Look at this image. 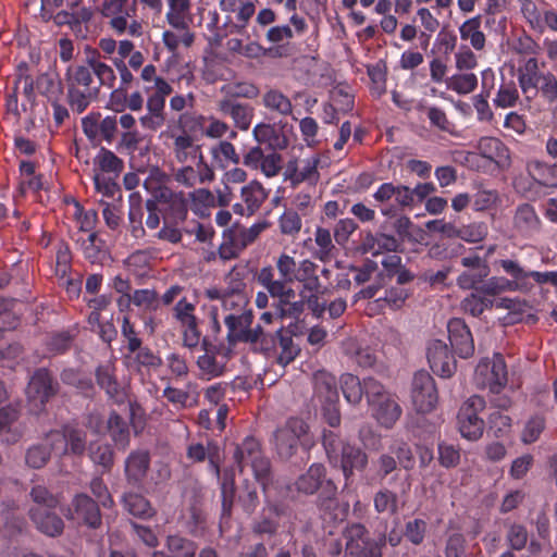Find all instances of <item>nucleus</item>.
<instances>
[{
  "label": "nucleus",
  "instance_id": "cd10ccee",
  "mask_svg": "<svg viewBox=\"0 0 557 557\" xmlns=\"http://www.w3.org/2000/svg\"><path fill=\"white\" fill-rule=\"evenodd\" d=\"M315 384L319 391L324 387L327 393L329 404L323 407V418L325 422L331 428L339 426L341 412L337 406L338 394L335 377L326 373H320L315 376Z\"/></svg>",
  "mask_w": 557,
  "mask_h": 557
},
{
  "label": "nucleus",
  "instance_id": "4be33fe9",
  "mask_svg": "<svg viewBox=\"0 0 557 557\" xmlns=\"http://www.w3.org/2000/svg\"><path fill=\"white\" fill-rule=\"evenodd\" d=\"M426 357L432 371L441 377H450L455 373L456 360L443 341H432Z\"/></svg>",
  "mask_w": 557,
  "mask_h": 557
},
{
  "label": "nucleus",
  "instance_id": "e433bc0d",
  "mask_svg": "<svg viewBox=\"0 0 557 557\" xmlns=\"http://www.w3.org/2000/svg\"><path fill=\"white\" fill-rule=\"evenodd\" d=\"M165 20L176 30H187L193 22L190 0H166Z\"/></svg>",
  "mask_w": 557,
  "mask_h": 557
},
{
  "label": "nucleus",
  "instance_id": "338daca9",
  "mask_svg": "<svg viewBox=\"0 0 557 557\" xmlns=\"http://www.w3.org/2000/svg\"><path fill=\"white\" fill-rule=\"evenodd\" d=\"M74 334L70 331H57L51 333L46 341V349L53 356L63 355L73 345Z\"/></svg>",
  "mask_w": 557,
  "mask_h": 557
},
{
  "label": "nucleus",
  "instance_id": "5701e85b",
  "mask_svg": "<svg viewBox=\"0 0 557 557\" xmlns=\"http://www.w3.org/2000/svg\"><path fill=\"white\" fill-rule=\"evenodd\" d=\"M336 496V484L332 480H327L323 484V491L320 492L317 500L321 518L325 521H342L346 516L348 505L342 508Z\"/></svg>",
  "mask_w": 557,
  "mask_h": 557
},
{
  "label": "nucleus",
  "instance_id": "a19ab883",
  "mask_svg": "<svg viewBox=\"0 0 557 557\" xmlns=\"http://www.w3.org/2000/svg\"><path fill=\"white\" fill-rule=\"evenodd\" d=\"M325 473L326 470L322 463H312L308 471L297 479V491L308 495L314 494L318 490L323 491V484L327 481Z\"/></svg>",
  "mask_w": 557,
  "mask_h": 557
},
{
  "label": "nucleus",
  "instance_id": "dca6fc26",
  "mask_svg": "<svg viewBox=\"0 0 557 557\" xmlns=\"http://www.w3.org/2000/svg\"><path fill=\"white\" fill-rule=\"evenodd\" d=\"M63 513L66 519L91 529L101 525L102 519L98 503L84 493L75 495Z\"/></svg>",
  "mask_w": 557,
  "mask_h": 557
},
{
  "label": "nucleus",
  "instance_id": "4c0bfd02",
  "mask_svg": "<svg viewBox=\"0 0 557 557\" xmlns=\"http://www.w3.org/2000/svg\"><path fill=\"white\" fill-rule=\"evenodd\" d=\"M201 348L205 354L197 359V366L202 376L207 380L218 377L224 373L225 362L219 361L214 355L216 346L211 344L207 337L202 338Z\"/></svg>",
  "mask_w": 557,
  "mask_h": 557
},
{
  "label": "nucleus",
  "instance_id": "0e129e2a",
  "mask_svg": "<svg viewBox=\"0 0 557 557\" xmlns=\"http://www.w3.org/2000/svg\"><path fill=\"white\" fill-rule=\"evenodd\" d=\"M52 454L51 446L45 437L42 443L35 444L27 449L25 461L33 469H41L47 465Z\"/></svg>",
  "mask_w": 557,
  "mask_h": 557
},
{
  "label": "nucleus",
  "instance_id": "f3484780",
  "mask_svg": "<svg viewBox=\"0 0 557 557\" xmlns=\"http://www.w3.org/2000/svg\"><path fill=\"white\" fill-rule=\"evenodd\" d=\"M285 515L282 504L270 499V490L264 494V507L251 523V532L259 537L274 536L280 530V519Z\"/></svg>",
  "mask_w": 557,
  "mask_h": 557
},
{
  "label": "nucleus",
  "instance_id": "6e6552de",
  "mask_svg": "<svg viewBox=\"0 0 557 557\" xmlns=\"http://www.w3.org/2000/svg\"><path fill=\"white\" fill-rule=\"evenodd\" d=\"M308 424L299 418H289L284 425L273 433L274 449L282 460L292 459L302 448L308 451Z\"/></svg>",
  "mask_w": 557,
  "mask_h": 557
},
{
  "label": "nucleus",
  "instance_id": "58836bf2",
  "mask_svg": "<svg viewBox=\"0 0 557 557\" xmlns=\"http://www.w3.org/2000/svg\"><path fill=\"white\" fill-rule=\"evenodd\" d=\"M36 90L45 97L48 102L61 100L64 92L63 83L58 72L48 71L36 77Z\"/></svg>",
  "mask_w": 557,
  "mask_h": 557
},
{
  "label": "nucleus",
  "instance_id": "5fc2aeb1",
  "mask_svg": "<svg viewBox=\"0 0 557 557\" xmlns=\"http://www.w3.org/2000/svg\"><path fill=\"white\" fill-rule=\"evenodd\" d=\"M520 102V95L515 81L502 79L496 97L493 103L496 108H513Z\"/></svg>",
  "mask_w": 557,
  "mask_h": 557
},
{
  "label": "nucleus",
  "instance_id": "de8ad7c7",
  "mask_svg": "<svg viewBox=\"0 0 557 557\" xmlns=\"http://www.w3.org/2000/svg\"><path fill=\"white\" fill-rule=\"evenodd\" d=\"M344 354L358 367L368 369L376 366V355L370 347H361L356 341L344 343Z\"/></svg>",
  "mask_w": 557,
  "mask_h": 557
},
{
  "label": "nucleus",
  "instance_id": "4468645a",
  "mask_svg": "<svg viewBox=\"0 0 557 557\" xmlns=\"http://www.w3.org/2000/svg\"><path fill=\"white\" fill-rule=\"evenodd\" d=\"M485 408V400L482 396L472 395L460 407L457 420L458 429L462 437L469 441H478L484 431V421L479 417Z\"/></svg>",
  "mask_w": 557,
  "mask_h": 557
},
{
  "label": "nucleus",
  "instance_id": "7c9ffc66",
  "mask_svg": "<svg viewBox=\"0 0 557 557\" xmlns=\"http://www.w3.org/2000/svg\"><path fill=\"white\" fill-rule=\"evenodd\" d=\"M186 456L193 462H202L208 459V468L215 478H220L221 449L220 446L209 441L207 446L201 443H191L187 446Z\"/></svg>",
  "mask_w": 557,
  "mask_h": 557
},
{
  "label": "nucleus",
  "instance_id": "b1692460",
  "mask_svg": "<svg viewBox=\"0 0 557 557\" xmlns=\"http://www.w3.org/2000/svg\"><path fill=\"white\" fill-rule=\"evenodd\" d=\"M115 366L111 362L100 364L95 370V377L98 386L104 391L108 399L120 405L126 399V393L116 377Z\"/></svg>",
  "mask_w": 557,
  "mask_h": 557
},
{
  "label": "nucleus",
  "instance_id": "0eeeda50",
  "mask_svg": "<svg viewBox=\"0 0 557 557\" xmlns=\"http://www.w3.org/2000/svg\"><path fill=\"white\" fill-rule=\"evenodd\" d=\"M367 401L371 416L386 430L393 429L403 414L397 396L379 381L367 383Z\"/></svg>",
  "mask_w": 557,
  "mask_h": 557
},
{
  "label": "nucleus",
  "instance_id": "473e14b6",
  "mask_svg": "<svg viewBox=\"0 0 557 557\" xmlns=\"http://www.w3.org/2000/svg\"><path fill=\"white\" fill-rule=\"evenodd\" d=\"M98 87H87L76 85L75 82L67 79L66 100L73 112L81 114L98 99Z\"/></svg>",
  "mask_w": 557,
  "mask_h": 557
},
{
  "label": "nucleus",
  "instance_id": "f8f14e48",
  "mask_svg": "<svg viewBox=\"0 0 557 557\" xmlns=\"http://www.w3.org/2000/svg\"><path fill=\"white\" fill-rule=\"evenodd\" d=\"M473 380L479 388L499 394L507 384V367L502 355H495L492 360H481L475 367Z\"/></svg>",
  "mask_w": 557,
  "mask_h": 557
},
{
  "label": "nucleus",
  "instance_id": "a878e982",
  "mask_svg": "<svg viewBox=\"0 0 557 557\" xmlns=\"http://www.w3.org/2000/svg\"><path fill=\"white\" fill-rule=\"evenodd\" d=\"M123 363L133 372L144 373L159 369L163 361L150 347L140 345L138 350L122 352Z\"/></svg>",
  "mask_w": 557,
  "mask_h": 557
},
{
  "label": "nucleus",
  "instance_id": "4d7b16f0",
  "mask_svg": "<svg viewBox=\"0 0 557 557\" xmlns=\"http://www.w3.org/2000/svg\"><path fill=\"white\" fill-rule=\"evenodd\" d=\"M60 379L65 385L74 386L85 396H92L95 393L92 380L73 368L64 369Z\"/></svg>",
  "mask_w": 557,
  "mask_h": 557
},
{
  "label": "nucleus",
  "instance_id": "f03ea898",
  "mask_svg": "<svg viewBox=\"0 0 557 557\" xmlns=\"http://www.w3.org/2000/svg\"><path fill=\"white\" fill-rule=\"evenodd\" d=\"M140 79L145 83H153V86L145 87V91L148 94L147 112L139 117V123L144 129L156 132L165 123V100L172 94L173 88L169 82L157 74V67L151 63L145 65L140 71Z\"/></svg>",
  "mask_w": 557,
  "mask_h": 557
},
{
  "label": "nucleus",
  "instance_id": "774afa93",
  "mask_svg": "<svg viewBox=\"0 0 557 557\" xmlns=\"http://www.w3.org/2000/svg\"><path fill=\"white\" fill-rule=\"evenodd\" d=\"M389 451L395 455V459L406 471L414 468L416 459L410 445L403 438H396L389 445Z\"/></svg>",
  "mask_w": 557,
  "mask_h": 557
},
{
  "label": "nucleus",
  "instance_id": "603ef678",
  "mask_svg": "<svg viewBox=\"0 0 557 557\" xmlns=\"http://www.w3.org/2000/svg\"><path fill=\"white\" fill-rule=\"evenodd\" d=\"M399 246L400 243L395 236L384 233L376 235L368 234L363 242L364 251H371L373 255L383 251L395 252Z\"/></svg>",
  "mask_w": 557,
  "mask_h": 557
},
{
  "label": "nucleus",
  "instance_id": "f704fd0d",
  "mask_svg": "<svg viewBox=\"0 0 557 557\" xmlns=\"http://www.w3.org/2000/svg\"><path fill=\"white\" fill-rule=\"evenodd\" d=\"M481 157L505 169L510 165V152L508 147L496 137H482L478 143Z\"/></svg>",
  "mask_w": 557,
  "mask_h": 557
},
{
  "label": "nucleus",
  "instance_id": "49530a36",
  "mask_svg": "<svg viewBox=\"0 0 557 557\" xmlns=\"http://www.w3.org/2000/svg\"><path fill=\"white\" fill-rule=\"evenodd\" d=\"M220 490L222 499V519L230 518L235 499V473L233 469L220 471Z\"/></svg>",
  "mask_w": 557,
  "mask_h": 557
},
{
  "label": "nucleus",
  "instance_id": "e2e57ef3",
  "mask_svg": "<svg viewBox=\"0 0 557 557\" xmlns=\"http://www.w3.org/2000/svg\"><path fill=\"white\" fill-rule=\"evenodd\" d=\"M493 306L494 300L485 297L479 290L471 293L461 301V309L472 317L481 315L486 309L493 308Z\"/></svg>",
  "mask_w": 557,
  "mask_h": 557
},
{
  "label": "nucleus",
  "instance_id": "c9c22d12",
  "mask_svg": "<svg viewBox=\"0 0 557 557\" xmlns=\"http://www.w3.org/2000/svg\"><path fill=\"white\" fill-rule=\"evenodd\" d=\"M29 517L36 528L48 536H59L64 530L63 520L53 509L44 510L40 507H32L29 509Z\"/></svg>",
  "mask_w": 557,
  "mask_h": 557
},
{
  "label": "nucleus",
  "instance_id": "393cba45",
  "mask_svg": "<svg viewBox=\"0 0 557 557\" xmlns=\"http://www.w3.org/2000/svg\"><path fill=\"white\" fill-rule=\"evenodd\" d=\"M151 456L147 449H135L124 462V473L128 484L141 486L150 469Z\"/></svg>",
  "mask_w": 557,
  "mask_h": 557
},
{
  "label": "nucleus",
  "instance_id": "8fccbe9b",
  "mask_svg": "<svg viewBox=\"0 0 557 557\" xmlns=\"http://www.w3.org/2000/svg\"><path fill=\"white\" fill-rule=\"evenodd\" d=\"M317 271L318 265L313 261L304 259L298 263L295 281L301 283L305 290H308L309 293H318L321 287V283Z\"/></svg>",
  "mask_w": 557,
  "mask_h": 557
},
{
  "label": "nucleus",
  "instance_id": "a18cd8bd",
  "mask_svg": "<svg viewBox=\"0 0 557 557\" xmlns=\"http://www.w3.org/2000/svg\"><path fill=\"white\" fill-rule=\"evenodd\" d=\"M81 242V250L86 260L92 264H101L108 255L106 243L102 240L97 232H91L85 239H77Z\"/></svg>",
  "mask_w": 557,
  "mask_h": 557
},
{
  "label": "nucleus",
  "instance_id": "7ed1b4c3",
  "mask_svg": "<svg viewBox=\"0 0 557 557\" xmlns=\"http://www.w3.org/2000/svg\"><path fill=\"white\" fill-rule=\"evenodd\" d=\"M219 5L221 11L226 13L225 23L219 26V14L214 12L208 28L216 29L215 37L219 40L232 34L244 35L256 12L253 2L250 0H220Z\"/></svg>",
  "mask_w": 557,
  "mask_h": 557
},
{
  "label": "nucleus",
  "instance_id": "ea45409f",
  "mask_svg": "<svg viewBox=\"0 0 557 557\" xmlns=\"http://www.w3.org/2000/svg\"><path fill=\"white\" fill-rule=\"evenodd\" d=\"M541 72L536 58H530L522 69H519L518 81L522 94L530 100L537 96V85Z\"/></svg>",
  "mask_w": 557,
  "mask_h": 557
},
{
  "label": "nucleus",
  "instance_id": "37998d69",
  "mask_svg": "<svg viewBox=\"0 0 557 557\" xmlns=\"http://www.w3.org/2000/svg\"><path fill=\"white\" fill-rule=\"evenodd\" d=\"M369 381H376L372 376L364 377L361 382L360 379L351 373H344L341 376V388L347 403L358 405L362 396L367 397V383Z\"/></svg>",
  "mask_w": 557,
  "mask_h": 557
},
{
  "label": "nucleus",
  "instance_id": "2f4dec72",
  "mask_svg": "<svg viewBox=\"0 0 557 557\" xmlns=\"http://www.w3.org/2000/svg\"><path fill=\"white\" fill-rule=\"evenodd\" d=\"M496 264H498L499 268H502V270L511 277L509 283L517 292L528 294L533 289L534 271L524 270L517 260L512 259H500L496 261Z\"/></svg>",
  "mask_w": 557,
  "mask_h": 557
},
{
  "label": "nucleus",
  "instance_id": "6ab92c4d",
  "mask_svg": "<svg viewBox=\"0 0 557 557\" xmlns=\"http://www.w3.org/2000/svg\"><path fill=\"white\" fill-rule=\"evenodd\" d=\"M542 230V221L530 203L517 206L512 216L511 232L512 236L521 239H533Z\"/></svg>",
  "mask_w": 557,
  "mask_h": 557
},
{
  "label": "nucleus",
  "instance_id": "9d476101",
  "mask_svg": "<svg viewBox=\"0 0 557 557\" xmlns=\"http://www.w3.org/2000/svg\"><path fill=\"white\" fill-rule=\"evenodd\" d=\"M260 352L277 364L286 367L300 354V347L295 343L293 333L285 327H281L272 335H267L263 338Z\"/></svg>",
  "mask_w": 557,
  "mask_h": 557
},
{
  "label": "nucleus",
  "instance_id": "09e8293b",
  "mask_svg": "<svg viewBox=\"0 0 557 557\" xmlns=\"http://www.w3.org/2000/svg\"><path fill=\"white\" fill-rule=\"evenodd\" d=\"M528 172L542 186H557V164L534 160L528 163Z\"/></svg>",
  "mask_w": 557,
  "mask_h": 557
},
{
  "label": "nucleus",
  "instance_id": "9b49d317",
  "mask_svg": "<svg viewBox=\"0 0 557 557\" xmlns=\"http://www.w3.org/2000/svg\"><path fill=\"white\" fill-rule=\"evenodd\" d=\"M46 442L51 446L55 456H81L86 450L87 433L77 426L66 424L60 430H52L46 434Z\"/></svg>",
  "mask_w": 557,
  "mask_h": 557
},
{
  "label": "nucleus",
  "instance_id": "864d4df0",
  "mask_svg": "<svg viewBox=\"0 0 557 557\" xmlns=\"http://www.w3.org/2000/svg\"><path fill=\"white\" fill-rule=\"evenodd\" d=\"M128 13L125 11L122 14L113 16L109 21V25L113 33L117 36L128 35L131 37H140L144 34V27L141 22L136 18L128 21Z\"/></svg>",
  "mask_w": 557,
  "mask_h": 557
},
{
  "label": "nucleus",
  "instance_id": "69168bd1",
  "mask_svg": "<svg viewBox=\"0 0 557 557\" xmlns=\"http://www.w3.org/2000/svg\"><path fill=\"white\" fill-rule=\"evenodd\" d=\"M95 164L104 173H113L119 176L124 170V162L114 152L101 148L94 160Z\"/></svg>",
  "mask_w": 557,
  "mask_h": 557
},
{
  "label": "nucleus",
  "instance_id": "20e7f679",
  "mask_svg": "<svg viewBox=\"0 0 557 557\" xmlns=\"http://www.w3.org/2000/svg\"><path fill=\"white\" fill-rule=\"evenodd\" d=\"M67 75V79L75 82L76 85L98 87L99 90L101 87L113 88L116 81L113 67L107 64L96 49L86 52L85 65L76 66Z\"/></svg>",
  "mask_w": 557,
  "mask_h": 557
},
{
  "label": "nucleus",
  "instance_id": "39448f33",
  "mask_svg": "<svg viewBox=\"0 0 557 557\" xmlns=\"http://www.w3.org/2000/svg\"><path fill=\"white\" fill-rule=\"evenodd\" d=\"M225 286H210L203 290V296L208 300H218L226 315H236L252 310L248 308L249 299L246 294V283L238 273L231 271L225 276Z\"/></svg>",
  "mask_w": 557,
  "mask_h": 557
},
{
  "label": "nucleus",
  "instance_id": "2eb2a0df",
  "mask_svg": "<svg viewBox=\"0 0 557 557\" xmlns=\"http://www.w3.org/2000/svg\"><path fill=\"white\" fill-rule=\"evenodd\" d=\"M411 400L414 409L420 413H429L435 409L438 392L429 372L421 370L414 373L411 383Z\"/></svg>",
  "mask_w": 557,
  "mask_h": 557
},
{
  "label": "nucleus",
  "instance_id": "bf43d9fd",
  "mask_svg": "<svg viewBox=\"0 0 557 557\" xmlns=\"http://www.w3.org/2000/svg\"><path fill=\"white\" fill-rule=\"evenodd\" d=\"M165 546L172 557H195L198 549L194 541L178 534L168 535Z\"/></svg>",
  "mask_w": 557,
  "mask_h": 557
},
{
  "label": "nucleus",
  "instance_id": "ddd939ff",
  "mask_svg": "<svg viewBox=\"0 0 557 557\" xmlns=\"http://www.w3.org/2000/svg\"><path fill=\"white\" fill-rule=\"evenodd\" d=\"M185 191H175L166 186L157 189V199L162 207L163 221L166 223L186 225L188 220L190 202Z\"/></svg>",
  "mask_w": 557,
  "mask_h": 557
},
{
  "label": "nucleus",
  "instance_id": "c03bdc74",
  "mask_svg": "<svg viewBox=\"0 0 557 557\" xmlns=\"http://www.w3.org/2000/svg\"><path fill=\"white\" fill-rule=\"evenodd\" d=\"M482 17L481 15L468 18L459 26V34L461 40L469 41L471 47L476 51H482L485 48L486 38L481 30Z\"/></svg>",
  "mask_w": 557,
  "mask_h": 557
},
{
  "label": "nucleus",
  "instance_id": "c756f323",
  "mask_svg": "<svg viewBox=\"0 0 557 557\" xmlns=\"http://www.w3.org/2000/svg\"><path fill=\"white\" fill-rule=\"evenodd\" d=\"M252 135L259 145H267L273 151H282L289 146L284 127L275 124L258 123L252 129Z\"/></svg>",
  "mask_w": 557,
  "mask_h": 557
},
{
  "label": "nucleus",
  "instance_id": "423d86ee",
  "mask_svg": "<svg viewBox=\"0 0 557 557\" xmlns=\"http://www.w3.org/2000/svg\"><path fill=\"white\" fill-rule=\"evenodd\" d=\"M234 460L240 472L251 468L263 494H267L271 483V463L264 456L260 442L253 436L245 437L235 448Z\"/></svg>",
  "mask_w": 557,
  "mask_h": 557
},
{
  "label": "nucleus",
  "instance_id": "6e6d98bb",
  "mask_svg": "<svg viewBox=\"0 0 557 557\" xmlns=\"http://www.w3.org/2000/svg\"><path fill=\"white\" fill-rule=\"evenodd\" d=\"M242 199L248 207L249 213H256L268 198V193L261 183L253 181L242 188Z\"/></svg>",
  "mask_w": 557,
  "mask_h": 557
},
{
  "label": "nucleus",
  "instance_id": "aec40b11",
  "mask_svg": "<svg viewBox=\"0 0 557 557\" xmlns=\"http://www.w3.org/2000/svg\"><path fill=\"white\" fill-rule=\"evenodd\" d=\"M447 332L451 349L457 356L467 359L474 354L472 333L462 319H450L447 323Z\"/></svg>",
  "mask_w": 557,
  "mask_h": 557
},
{
  "label": "nucleus",
  "instance_id": "c85d7f7f",
  "mask_svg": "<svg viewBox=\"0 0 557 557\" xmlns=\"http://www.w3.org/2000/svg\"><path fill=\"white\" fill-rule=\"evenodd\" d=\"M218 110L224 116L231 117L234 126L240 131L249 129L255 115V109L251 104L232 98L221 99L218 102Z\"/></svg>",
  "mask_w": 557,
  "mask_h": 557
},
{
  "label": "nucleus",
  "instance_id": "412c9836",
  "mask_svg": "<svg viewBox=\"0 0 557 557\" xmlns=\"http://www.w3.org/2000/svg\"><path fill=\"white\" fill-rule=\"evenodd\" d=\"M160 137H168L173 140L170 148L174 159L181 164L195 162L202 152L201 146L196 144L194 137L189 134L168 129L162 132Z\"/></svg>",
  "mask_w": 557,
  "mask_h": 557
},
{
  "label": "nucleus",
  "instance_id": "680f3d73",
  "mask_svg": "<svg viewBox=\"0 0 557 557\" xmlns=\"http://www.w3.org/2000/svg\"><path fill=\"white\" fill-rule=\"evenodd\" d=\"M446 87L458 95H468L478 87V77L474 73H457L446 79Z\"/></svg>",
  "mask_w": 557,
  "mask_h": 557
},
{
  "label": "nucleus",
  "instance_id": "3c124183",
  "mask_svg": "<svg viewBox=\"0 0 557 557\" xmlns=\"http://www.w3.org/2000/svg\"><path fill=\"white\" fill-rule=\"evenodd\" d=\"M123 506L132 516L141 519L151 518L156 513L150 502L138 493H125L123 496Z\"/></svg>",
  "mask_w": 557,
  "mask_h": 557
},
{
  "label": "nucleus",
  "instance_id": "13d9d810",
  "mask_svg": "<svg viewBox=\"0 0 557 557\" xmlns=\"http://www.w3.org/2000/svg\"><path fill=\"white\" fill-rule=\"evenodd\" d=\"M262 104L272 112L281 115H289L293 112L292 101L277 89H270L262 97Z\"/></svg>",
  "mask_w": 557,
  "mask_h": 557
},
{
  "label": "nucleus",
  "instance_id": "1a4fd4ad",
  "mask_svg": "<svg viewBox=\"0 0 557 557\" xmlns=\"http://www.w3.org/2000/svg\"><path fill=\"white\" fill-rule=\"evenodd\" d=\"M342 534L345 540V557H382L385 539H371L364 524L347 523Z\"/></svg>",
  "mask_w": 557,
  "mask_h": 557
},
{
  "label": "nucleus",
  "instance_id": "f257e3e1",
  "mask_svg": "<svg viewBox=\"0 0 557 557\" xmlns=\"http://www.w3.org/2000/svg\"><path fill=\"white\" fill-rule=\"evenodd\" d=\"M275 264L280 278H275L274 269L268 265L262 267L256 273V281L269 292L273 299H277L278 315L298 319L305 311V301L304 299H296V292L289 285L295 282L298 264L287 253H281Z\"/></svg>",
  "mask_w": 557,
  "mask_h": 557
},
{
  "label": "nucleus",
  "instance_id": "bb28decb",
  "mask_svg": "<svg viewBox=\"0 0 557 557\" xmlns=\"http://www.w3.org/2000/svg\"><path fill=\"white\" fill-rule=\"evenodd\" d=\"M253 311L249 310L242 312L236 315H225L224 324L226 326V341L228 346L233 347L238 343H245V341H251L252 334L250 333V326L253 323Z\"/></svg>",
  "mask_w": 557,
  "mask_h": 557
},
{
  "label": "nucleus",
  "instance_id": "a211bd4d",
  "mask_svg": "<svg viewBox=\"0 0 557 557\" xmlns=\"http://www.w3.org/2000/svg\"><path fill=\"white\" fill-rule=\"evenodd\" d=\"M59 391V383L47 368L35 370L26 387L29 401L44 408Z\"/></svg>",
  "mask_w": 557,
  "mask_h": 557
},
{
  "label": "nucleus",
  "instance_id": "72a5a7b5",
  "mask_svg": "<svg viewBox=\"0 0 557 557\" xmlns=\"http://www.w3.org/2000/svg\"><path fill=\"white\" fill-rule=\"evenodd\" d=\"M346 484L349 483L355 472L363 471L368 466V455L360 448L351 444H346L338 458Z\"/></svg>",
  "mask_w": 557,
  "mask_h": 557
},
{
  "label": "nucleus",
  "instance_id": "052dcab7",
  "mask_svg": "<svg viewBox=\"0 0 557 557\" xmlns=\"http://www.w3.org/2000/svg\"><path fill=\"white\" fill-rule=\"evenodd\" d=\"M314 242L318 249L313 256L322 262L330 261L333 258V251L335 250L330 230L318 226L314 232Z\"/></svg>",
  "mask_w": 557,
  "mask_h": 557
},
{
  "label": "nucleus",
  "instance_id": "79ce46f5",
  "mask_svg": "<svg viewBox=\"0 0 557 557\" xmlns=\"http://www.w3.org/2000/svg\"><path fill=\"white\" fill-rule=\"evenodd\" d=\"M107 430L117 449L125 450L131 441L129 423L116 411H111L107 421Z\"/></svg>",
  "mask_w": 557,
  "mask_h": 557
}]
</instances>
